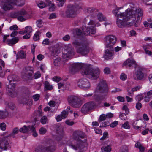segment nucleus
Wrapping results in <instances>:
<instances>
[{
  "instance_id": "bf43d9fd",
  "label": "nucleus",
  "mask_w": 152,
  "mask_h": 152,
  "mask_svg": "<svg viewBox=\"0 0 152 152\" xmlns=\"http://www.w3.org/2000/svg\"><path fill=\"white\" fill-rule=\"evenodd\" d=\"M6 125L4 123H2L0 124V128L3 130H5L6 129Z\"/></svg>"
},
{
  "instance_id": "6ab92c4d",
  "label": "nucleus",
  "mask_w": 152,
  "mask_h": 152,
  "mask_svg": "<svg viewBox=\"0 0 152 152\" xmlns=\"http://www.w3.org/2000/svg\"><path fill=\"white\" fill-rule=\"evenodd\" d=\"M114 54L113 50H112L110 48H108L105 50L103 57L106 60H109L112 58Z\"/></svg>"
},
{
  "instance_id": "49530a36",
  "label": "nucleus",
  "mask_w": 152,
  "mask_h": 152,
  "mask_svg": "<svg viewBox=\"0 0 152 152\" xmlns=\"http://www.w3.org/2000/svg\"><path fill=\"white\" fill-rule=\"evenodd\" d=\"M68 112L66 110L63 111L61 112V115L62 116V117H63L64 118H65L68 115Z\"/></svg>"
},
{
  "instance_id": "4468645a",
  "label": "nucleus",
  "mask_w": 152,
  "mask_h": 152,
  "mask_svg": "<svg viewBox=\"0 0 152 152\" xmlns=\"http://www.w3.org/2000/svg\"><path fill=\"white\" fill-rule=\"evenodd\" d=\"M86 64H84L81 63H75L71 65L70 70L72 74H74L78 71L80 69H82V71L85 69L84 66Z\"/></svg>"
},
{
  "instance_id": "393cba45",
  "label": "nucleus",
  "mask_w": 152,
  "mask_h": 152,
  "mask_svg": "<svg viewBox=\"0 0 152 152\" xmlns=\"http://www.w3.org/2000/svg\"><path fill=\"white\" fill-rule=\"evenodd\" d=\"M18 128L17 127H15L13 129L12 133L8 136H6L5 137H7L9 139V144L10 143V137L12 136L13 138L15 137V134H18L19 131Z\"/></svg>"
},
{
  "instance_id": "864d4df0",
  "label": "nucleus",
  "mask_w": 152,
  "mask_h": 152,
  "mask_svg": "<svg viewBox=\"0 0 152 152\" xmlns=\"http://www.w3.org/2000/svg\"><path fill=\"white\" fill-rule=\"evenodd\" d=\"M37 26L39 27H41L42 26V22L41 20H38L36 22Z\"/></svg>"
},
{
  "instance_id": "052dcab7",
  "label": "nucleus",
  "mask_w": 152,
  "mask_h": 152,
  "mask_svg": "<svg viewBox=\"0 0 152 152\" xmlns=\"http://www.w3.org/2000/svg\"><path fill=\"white\" fill-rule=\"evenodd\" d=\"M57 17L56 14L55 13H52L50 14L49 19H55Z\"/></svg>"
},
{
  "instance_id": "f3484780",
  "label": "nucleus",
  "mask_w": 152,
  "mask_h": 152,
  "mask_svg": "<svg viewBox=\"0 0 152 152\" xmlns=\"http://www.w3.org/2000/svg\"><path fill=\"white\" fill-rule=\"evenodd\" d=\"M9 139L7 137H4L0 143V152L6 150L9 147Z\"/></svg>"
},
{
  "instance_id": "de8ad7c7",
  "label": "nucleus",
  "mask_w": 152,
  "mask_h": 152,
  "mask_svg": "<svg viewBox=\"0 0 152 152\" xmlns=\"http://www.w3.org/2000/svg\"><path fill=\"white\" fill-rule=\"evenodd\" d=\"M70 39V36L68 35H66L62 38L63 40L65 41H67Z\"/></svg>"
},
{
  "instance_id": "ea45409f",
  "label": "nucleus",
  "mask_w": 152,
  "mask_h": 152,
  "mask_svg": "<svg viewBox=\"0 0 152 152\" xmlns=\"http://www.w3.org/2000/svg\"><path fill=\"white\" fill-rule=\"evenodd\" d=\"M107 118V116L105 114H102L101 115L99 118V121L100 122L102 121H103L104 120L106 119Z\"/></svg>"
},
{
  "instance_id": "dca6fc26",
  "label": "nucleus",
  "mask_w": 152,
  "mask_h": 152,
  "mask_svg": "<svg viewBox=\"0 0 152 152\" xmlns=\"http://www.w3.org/2000/svg\"><path fill=\"white\" fill-rule=\"evenodd\" d=\"M78 86L84 90L89 89L90 87V84L89 81L86 79H81L78 82Z\"/></svg>"
},
{
  "instance_id": "b1692460",
  "label": "nucleus",
  "mask_w": 152,
  "mask_h": 152,
  "mask_svg": "<svg viewBox=\"0 0 152 152\" xmlns=\"http://www.w3.org/2000/svg\"><path fill=\"white\" fill-rule=\"evenodd\" d=\"M136 77L134 79L136 80H140L143 78L144 76V74L142 72V70L139 69L135 72Z\"/></svg>"
},
{
  "instance_id": "2eb2a0df",
  "label": "nucleus",
  "mask_w": 152,
  "mask_h": 152,
  "mask_svg": "<svg viewBox=\"0 0 152 152\" xmlns=\"http://www.w3.org/2000/svg\"><path fill=\"white\" fill-rule=\"evenodd\" d=\"M9 36V35H5L3 38V42L9 45L12 46L18 42L19 40V39L18 37H13L10 39H8V37Z\"/></svg>"
},
{
  "instance_id": "e2e57ef3",
  "label": "nucleus",
  "mask_w": 152,
  "mask_h": 152,
  "mask_svg": "<svg viewBox=\"0 0 152 152\" xmlns=\"http://www.w3.org/2000/svg\"><path fill=\"white\" fill-rule=\"evenodd\" d=\"M104 72L105 74H110V69L108 67H106L104 69Z\"/></svg>"
},
{
  "instance_id": "f8f14e48",
  "label": "nucleus",
  "mask_w": 152,
  "mask_h": 152,
  "mask_svg": "<svg viewBox=\"0 0 152 152\" xmlns=\"http://www.w3.org/2000/svg\"><path fill=\"white\" fill-rule=\"evenodd\" d=\"M96 104L94 102H90L85 104L82 107L81 112L85 114L94 108Z\"/></svg>"
},
{
  "instance_id": "4c0bfd02",
  "label": "nucleus",
  "mask_w": 152,
  "mask_h": 152,
  "mask_svg": "<svg viewBox=\"0 0 152 152\" xmlns=\"http://www.w3.org/2000/svg\"><path fill=\"white\" fill-rule=\"evenodd\" d=\"M24 30L26 33L30 34L32 31V28L31 26H28L25 27Z\"/></svg>"
},
{
  "instance_id": "8fccbe9b",
  "label": "nucleus",
  "mask_w": 152,
  "mask_h": 152,
  "mask_svg": "<svg viewBox=\"0 0 152 152\" xmlns=\"http://www.w3.org/2000/svg\"><path fill=\"white\" fill-rule=\"evenodd\" d=\"M135 107L137 110H140L142 107V104L141 103L138 102L136 103Z\"/></svg>"
},
{
  "instance_id": "a878e982",
  "label": "nucleus",
  "mask_w": 152,
  "mask_h": 152,
  "mask_svg": "<svg viewBox=\"0 0 152 152\" xmlns=\"http://www.w3.org/2000/svg\"><path fill=\"white\" fill-rule=\"evenodd\" d=\"M26 54L23 50L18 51L16 55L17 59L24 58L26 57Z\"/></svg>"
},
{
  "instance_id": "338daca9",
  "label": "nucleus",
  "mask_w": 152,
  "mask_h": 152,
  "mask_svg": "<svg viewBox=\"0 0 152 152\" xmlns=\"http://www.w3.org/2000/svg\"><path fill=\"white\" fill-rule=\"evenodd\" d=\"M108 133L107 132H104L103 133V135L102 137L100 139L101 140H104L107 137H108Z\"/></svg>"
},
{
  "instance_id": "09e8293b",
  "label": "nucleus",
  "mask_w": 152,
  "mask_h": 152,
  "mask_svg": "<svg viewBox=\"0 0 152 152\" xmlns=\"http://www.w3.org/2000/svg\"><path fill=\"white\" fill-rule=\"evenodd\" d=\"M49 43L50 40L48 39L47 38L45 39L42 42V44L44 45H49Z\"/></svg>"
},
{
  "instance_id": "603ef678",
  "label": "nucleus",
  "mask_w": 152,
  "mask_h": 152,
  "mask_svg": "<svg viewBox=\"0 0 152 152\" xmlns=\"http://www.w3.org/2000/svg\"><path fill=\"white\" fill-rule=\"evenodd\" d=\"M6 1L9 3L13 4H16L17 2V0H6Z\"/></svg>"
},
{
  "instance_id": "f03ea898",
  "label": "nucleus",
  "mask_w": 152,
  "mask_h": 152,
  "mask_svg": "<svg viewBox=\"0 0 152 152\" xmlns=\"http://www.w3.org/2000/svg\"><path fill=\"white\" fill-rule=\"evenodd\" d=\"M108 91V88L106 82L103 80L100 81L96 88L95 94L93 96V99L97 103V105H99L102 101L106 98Z\"/></svg>"
},
{
  "instance_id": "a19ab883",
  "label": "nucleus",
  "mask_w": 152,
  "mask_h": 152,
  "mask_svg": "<svg viewBox=\"0 0 152 152\" xmlns=\"http://www.w3.org/2000/svg\"><path fill=\"white\" fill-rule=\"evenodd\" d=\"M46 132V129L44 127H41L39 130V133L41 134H44Z\"/></svg>"
},
{
  "instance_id": "a211bd4d",
  "label": "nucleus",
  "mask_w": 152,
  "mask_h": 152,
  "mask_svg": "<svg viewBox=\"0 0 152 152\" xmlns=\"http://www.w3.org/2000/svg\"><path fill=\"white\" fill-rule=\"evenodd\" d=\"M10 84L8 86L6 90L8 94L12 97H14L17 95L16 92L15 91L14 85Z\"/></svg>"
},
{
  "instance_id": "20e7f679",
  "label": "nucleus",
  "mask_w": 152,
  "mask_h": 152,
  "mask_svg": "<svg viewBox=\"0 0 152 152\" xmlns=\"http://www.w3.org/2000/svg\"><path fill=\"white\" fill-rule=\"evenodd\" d=\"M85 134L82 131L77 130L75 131L73 133V138L76 140L77 143L76 145H72L71 147L75 150L81 151L84 148L83 142L86 141L85 139L82 140L85 137Z\"/></svg>"
},
{
  "instance_id": "774afa93",
  "label": "nucleus",
  "mask_w": 152,
  "mask_h": 152,
  "mask_svg": "<svg viewBox=\"0 0 152 152\" xmlns=\"http://www.w3.org/2000/svg\"><path fill=\"white\" fill-rule=\"evenodd\" d=\"M25 0H17L18 3H20L18 5L19 6H22L25 4Z\"/></svg>"
},
{
  "instance_id": "412c9836",
  "label": "nucleus",
  "mask_w": 152,
  "mask_h": 152,
  "mask_svg": "<svg viewBox=\"0 0 152 152\" xmlns=\"http://www.w3.org/2000/svg\"><path fill=\"white\" fill-rule=\"evenodd\" d=\"M136 65L135 61L134 60L132 59H128L124 61L123 64V66H125L126 67H130L133 65H134L135 66Z\"/></svg>"
},
{
  "instance_id": "69168bd1",
  "label": "nucleus",
  "mask_w": 152,
  "mask_h": 152,
  "mask_svg": "<svg viewBox=\"0 0 152 152\" xmlns=\"http://www.w3.org/2000/svg\"><path fill=\"white\" fill-rule=\"evenodd\" d=\"M119 117L122 120H125L126 118V114L124 113H121Z\"/></svg>"
},
{
  "instance_id": "9b49d317",
  "label": "nucleus",
  "mask_w": 152,
  "mask_h": 152,
  "mask_svg": "<svg viewBox=\"0 0 152 152\" xmlns=\"http://www.w3.org/2000/svg\"><path fill=\"white\" fill-rule=\"evenodd\" d=\"M79 8L78 5L69 6L68 9L66 12V16L68 17H75L76 15V11Z\"/></svg>"
},
{
  "instance_id": "9d476101",
  "label": "nucleus",
  "mask_w": 152,
  "mask_h": 152,
  "mask_svg": "<svg viewBox=\"0 0 152 152\" xmlns=\"http://www.w3.org/2000/svg\"><path fill=\"white\" fill-rule=\"evenodd\" d=\"M68 101L70 104L75 108L79 107L81 105L80 99L75 96H69Z\"/></svg>"
},
{
  "instance_id": "2f4dec72",
  "label": "nucleus",
  "mask_w": 152,
  "mask_h": 152,
  "mask_svg": "<svg viewBox=\"0 0 152 152\" xmlns=\"http://www.w3.org/2000/svg\"><path fill=\"white\" fill-rule=\"evenodd\" d=\"M9 115V113L8 111H0V118H4L6 116H8Z\"/></svg>"
},
{
  "instance_id": "13d9d810",
  "label": "nucleus",
  "mask_w": 152,
  "mask_h": 152,
  "mask_svg": "<svg viewBox=\"0 0 152 152\" xmlns=\"http://www.w3.org/2000/svg\"><path fill=\"white\" fill-rule=\"evenodd\" d=\"M8 107L12 110H13L15 107L14 104L12 103H10L8 104Z\"/></svg>"
},
{
  "instance_id": "f704fd0d",
  "label": "nucleus",
  "mask_w": 152,
  "mask_h": 152,
  "mask_svg": "<svg viewBox=\"0 0 152 152\" xmlns=\"http://www.w3.org/2000/svg\"><path fill=\"white\" fill-rule=\"evenodd\" d=\"M45 87L47 90L52 89L53 87L52 86L50 85L49 83L47 81H45L44 83Z\"/></svg>"
},
{
  "instance_id": "423d86ee",
  "label": "nucleus",
  "mask_w": 152,
  "mask_h": 152,
  "mask_svg": "<svg viewBox=\"0 0 152 152\" xmlns=\"http://www.w3.org/2000/svg\"><path fill=\"white\" fill-rule=\"evenodd\" d=\"M53 143L51 140L45 145H39L36 148L35 152H53L56 149V147Z\"/></svg>"
},
{
  "instance_id": "aec40b11",
  "label": "nucleus",
  "mask_w": 152,
  "mask_h": 152,
  "mask_svg": "<svg viewBox=\"0 0 152 152\" xmlns=\"http://www.w3.org/2000/svg\"><path fill=\"white\" fill-rule=\"evenodd\" d=\"M35 128L33 126H24L22 128H20L19 131L20 132L23 133H26L28 132L33 131H34Z\"/></svg>"
},
{
  "instance_id": "3c124183",
  "label": "nucleus",
  "mask_w": 152,
  "mask_h": 152,
  "mask_svg": "<svg viewBox=\"0 0 152 152\" xmlns=\"http://www.w3.org/2000/svg\"><path fill=\"white\" fill-rule=\"evenodd\" d=\"M118 122L117 121H115L114 122L111 123L109 125L110 127L112 128H114L118 124Z\"/></svg>"
},
{
  "instance_id": "7ed1b4c3",
  "label": "nucleus",
  "mask_w": 152,
  "mask_h": 152,
  "mask_svg": "<svg viewBox=\"0 0 152 152\" xmlns=\"http://www.w3.org/2000/svg\"><path fill=\"white\" fill-rule=\"evenodd\" d=\"M72 44L78 53L85 56L89 53V43L87 39H84L79 41L75 40L73 41Z\"/></svg>"
},
{
  "instance_id": "58836bf2",
  "label": "nucleus",
  "mask_w": 152,
  "mask_h": 152,
  "mask_svg": "<svg viewBox=\"0 0 152 152\" xmlns=\"http://www.w3.org/2000/svg\"><path fill=\"white\" fill-rule=\"evenodd\" d=\"M49 6L50 7L49 8V10L50 11H53L55 9V6L54 3H52V2H49Z\"/></svg>"
},
{
  "instance_id": "6e6d98bb",
  "label": "nucleus",
  "mask_w": 152,
  "mask_h": 152,
  "mask_svg": "<svg viewBox=\"0 0 152 152\" xmlns=\"http://www.w3.org/2000/svg\"><path fill=\"white\" fill-rule=\"evenodd\" d=\"M39 95L38 94H37L35 95H33V99L35 101H38L39 99Z\"/></svg>"
},
{
  "instance_id": "e433bc0d",
  "label": "nucleus",
  "mask_w": 152,
  "mask_h": 152,
  "mask_svg": "<svg viewBox=\"0 0 152 152\" xmlns=\"http://www.w3.org/2000/svg\"><path fill=\"white\" fill-rule=\"evenodd\" d=\"M98 19L100 21H105V18L104 17L102 14L101 13H99L97 15Z\"/></svg>"
},
{
  "instance_id": "6e6552de",
  "label": "nucleus",
  "mask_w": 152,
  "mask_h": 152,
  "mask_svg": "<svg viewBox=\"0 0 152 152\" xmlns=\"http://www.w3.org/2000/svg\"><path fill=\"white\" fill-rule=\"evenodd\" d=\"M88 25V26L84 27L83 28V31L85 35H91L94 34L96 32L95 26H99L100 24L99 23H96L94 21L91 20L89 22Z\"/></svg>"
},
{
  "instance_id": "39448f33",
  "label": "nucleus",
  "mask_w": 152,
  "mask_h": 152,
  "mask_svg": "<svg viewBox=\"0 0 152 152\" xmlns=\"http://www.w3.org/2000/svg\"><path fill=\"white\" fill-rule=\"evenodd\" d=\"M85 69L82 72L83 75H87L90 78L95 80L99 77L100 70L98 68H92L90 65L86 64L85 66Z\"/></svg>"
},
{
  "instance_id": "72a5a7b5",
  "label": "nucleus",
  "mask_w": 152,
  "mask_h": 152,
  "mask_svg": "<svg viewBox=\"0 0 152 152\" xmlns=\"http://www.w3.org/2000/svg\"><path fill=\"white\" fill-rule=\"evenodd\" d=\"M37 6L40 8H43L47 6L46 4L42 1H40L37 4Z\"/></svg>"
},
{
  "instance_id": "ddd939ff",
  "label": "nucleus",
  "mask_w": 152,
  "mask_h": 152,
  "mask_svg": "<svg viewBox=\"0 0 152 152\" xmlns=\"http://www.w3.org/2000/svg\"><path fill=\"white\" fill-rule=\"evenodd\" d=\"M27 14L26 12L23 10L12 14L11 16L13 18H17L18 20L20 21H25L26 19L25 16Z\"/></svg>"
},
{
  "instance_id": "4d7b16f0",
  "label": "nucleus",
  "mask_w": 152,
  "mask_h": 152,
  "mask_svg": "<svg viewBox=\"0 0 152 152\" xmlns=\"http://www.w3.org/2000/svg\"><path fill=\"white\" fill-rule=\"evenodd\" d=\"M64 119V118L62 117V116L61 114L58 115L56 117V119L57 122L60 121L62 119Z\"/></svg>"
},
{
  "instance_id": "c03bdc74",
  "label": "nucleus",
  "mask_w": 152,
  "mask_h": 152,
  "mask_svg": "<svg viewBox=\"0 0 152 152\" xmlns=\"http://www.w3.org/2000/svg\"><path fill=\"white\" fill-rule=\"evenodd\" d=\"M122 127L126 129H129L130 128V126L128 121L125 122L122 126Z\"/></svg>"
},
{
  "instance_id": "0e129e2a",
  "label": "nucleus",
  "mask_w": 152,
  "mask_h": 152,
  "mask_svg": "<svg viewBox=\"0 0 152 152\" xmlns=\"http://www.w3.org/2000/svg\"><path fill=\"white\" fill-rule=\"evenodd\" d=\"M18 27L16 25H14L11 26L10 28V30H18Z\"/></svg>"
},
{
  "instance_id": "c756f323",
  "label": "nucleus",
  "mask_w": 152,
  "mask_h": 152,
  "mask_svg": "<svg viewBox=\"0 0 152 152\" xmlns=\"http://www.w3.org/2000/svg\"><path fill=\"white\" fill-rule=\"evenodd\" d=\"M57 3V6L59 7H61L66 2V0H54Z\"/></svg>"
},
{
  "instance_id": "1a4fd4ad",
  "label": "nucleus",
  "mask_w": 152,
  "mask_h": 152,
  "mask_svg": "<svg viewBox=\"0 0 152 152\" xmlns=\"http://www.w3.org/2000/svg\"><path fill=\"white\" fill-rule=\"evenodd\" d=\"M105 39L106 47L107 48H110L112 50H113V46L116 43V37L113 35H110L106 37Z\"/></svg>"
},
{
  "instance_id": "4be33fe9",
  "label": "nucleus",
  "mask_w": 152,
  "mask_h": 152,
  "mask_svg": "<svg viewBox=\"0 0 152 152\" xmlns=\"http://www.w3.org/2000/svg\"><path fill=\"white\" fill-rule=\"evenodd\" d=\"M1 5L3 9L5 11L11 10L12 7V5L6 1L5 2H1Z\"/></svg>"
},
{
  "instance_id": "cd10ccee",
  "label": "nucleus",
  "mask_w": 152,
  "mask_h": 152,
  "mask_svg": "<svg viewBox=\"0 0 152 152\" xmlns=\"http://www.w3.org/2000/svg\"><path fill=\"white\" fill-rule=\"evenodd\" d=\"M73 54V50L71 49L70 50H69L66 54H63L62 56L64 58H66L72 56Z\"/></svg>"
},
{
  "instance_id": "7c9ffc66",
  "label": "nucleus",
  "mask_w": 152,
  "mask_h": 152,
  "mask_svg": "<svg viewBox=\"0 0 152 152\" xmlns=\"http://www.w3.org/2000/svg\"><path fill=\"white\" fill-rule=\"evenodd\" d=\"M66 85L64 83H58V88H61L62 87H66V88H68L69 86H70V84L69 83H66Z\"/></svg>"
},
{
  "instance_id": "0eeeda50",
  "label": "nucleus",
  "mask_w": 152,
  "mask_h": 152,
  "mask_svg": "<svg viewBox=\"0 0 152 152\" xmlns=\"http://www.w3.org/2000/svg\"><path fill=\"white\" fill-rule=\"evenodd\" d=\"M131 8H130V10L131 11L135 9V12L136 13L135 14V19L133 20L132 18H131L130 20L132 21L131 22L133 23L132 26L134 25L135 27H137L140 25L141 23L143 15V12L142 10L140 8L137 9L134 7H132V6H131Z\"/></svg>"
},
{
  "instance_id": "37998d69",
  "label": "nucleus",
  "mask_w": 152,
  "mask_h": 152,
  "mask_svg": "<svg viewBox=\"0 0 152 152\" xmlns=\"http://www.w3.org/2000/svg\"><path fill=\"white\" fill-rule=\"evenodd\" d=\"M143 98V96L142 95L139 94L136 96V99L138 101H141Z\"/></svg>"
},
{
  "instance_id": "473e14b6",
  "label": "nucleus",
  "mask_w": 152,
  "mask_h": 152,
  "mask_svg": "<svg viewBox=\"0 0 152 152\" xmlns=\"http://www.w3.org/2000/svg\"><path fill=\"white\" fill-rule=\"evenodd\" d=\"M41 33L39 31H37L35 33L34 37L33 39L35 41H37L39 39V35Z\"/></svg>"
},
{
  "instance_id": "c85d7f7f",
  "label": "nucleus",
  "mask_w": 152,
  "mask_h": 152,
  "mask_svg": "<svg viewBox=\"0 0 152 152\" xmlns=\"http://www.w3.org/2000/svg\"><path fill=\"white\" fill-rule=\"evenodd\" d=\"M111 148L110 145L105 146L104 147H102L101 148V151L102 152H109L111 151Z\"/></svg>"
},
{
  "instance_id": "5fc2aeb1",
  "label": "nucleus",
  "mask_w": 152,
  "mask_h": 152,
  "mask_svg": "<svg viewBox=\"0 0 152 152\" xmlns=\"http://www.w3.org/2000/svg\"><path fill=\"white\" fill-rule=\"evenodd\" d=\"M128 148L126 146H123L122 147L121 152H128Z\"/></svg>"
},
{
  "instance_id": "c9c22d12",
  "label": "nucleus",
  "mask_w": 152,
  "mask_h": 152,
  "mask_svg": "<svg viewBox=\"0 0 152 152\" xmlns=\"http://www.w3.org/2000/svg\"><path fill=\"white\" fill-rule=\"evenodd\" d=\"M40 121L42 124H45L48 121L47 117L45 116H43L41 118Z\"/></svg>"
},
{
  "instance_id": "f257e3e1",
  "label": "nucleus",
  "mask_w": 152,
  "mask_h": 152,
  "mask_svg": "<svg viewBox=\"0 0 152 152\" xmlns=\"http://www.w3.org/2000/svg\"><path fill=\"white\" fill-rule=\"evenodd\" d=\"M135 9L130 10L128 8L125 12L122 13L119 12V10H115L113 11V13L117 17L116 23L118 27L123 28L126 26H132V23L129 22L131 18L134 20L135 18Z\"/></svg>"
},
{
  "instance_id": "5701e85b",
  "label": "nucleus",
  "mask_w": 152,
  "mask_h": 152,
  "mask_svg": "<svg viewBox=\"0 0 152 152\" xmlns=\"http://www.w3.org/2000/svg\"><path fill=\"white\" fill-rule=\"evenodd\" d=\"M7 79L9 81V84L12 85L13 84V85H14L15 83H12L11 82H16L18 80V77L15 75H9Z\"/></svg>"
},
{
  "instance_id": "a18cd8bd",
  "label": "nucleus",
  "mask_w": 152,
  "mask_h": 152,
  "mask_svg": "<svg viewBox=\"0 0 152 152\" xmlns=\"http://www.w3.org/2000/svg\"><path fill=\"white\" fill-rule=\"evenodd\" d=\"M127 78V75L124 73H122L120 76V79L123 81L125 80Z\"/></svg>"
},
{
  "instance_id": "680f3d73",
  "label": "nucleus",
  "mask_w": 152,
  "mask_h": 152,
  "mask_svg": "<svg viewBox=\"0 0 152 152\" xmlns=\"http://www.w3.org/2000/svg\"><path fill=\"white\" fill-rule=\"evenodd\" d=\"M60 59L56 58L54 61V64L55 66H58L59 63Z\"/></svg>"
},
{
  "instance_id": "bb28decb",
  "label": "nucleus",
  "mask_w": 152,
  "mask_h": 152,
  "mask_svg": "<svg viewBox=\"0 0 152 152\" xmlns=\"http://www.w3.org/2000/svg\"><path fill=\"white\" fill-rule=\"evenodd\" d=\"M135 147L138 148L140 150V152H144L145 150L144 147L142 146L141 143L139 142H137L135 144Z\"/></svg>"
},
{
  "instance_id": "79ce46f5",
  "label": "nucleus",
  "mask_w": 152,
  "mask_h": 152,
  "mask_svg": "<svg viewBox=\"0 0 152 152\" xmlns=\"http://www.w3.org/2000/svg\"><path fill=\"white\" fill-rule=\"evenodd\" d=\"M96 11V10L93 8H88L87 10V12L89 13H94Z\"/></svg>"
}]
</instances>
